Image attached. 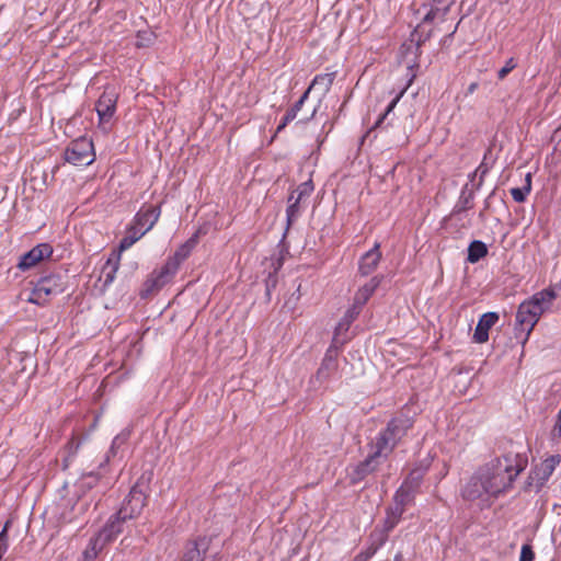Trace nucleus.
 Returning a JSON list of instances; mask_svg holds the SVG:
<instances>
[{
	"instance_id": "nucleus-1",
	"label": "nucleus",
	"mask_w": 561,
	"mask_h": 561,
	"mask_svg": "<svg viewBox=\"0 0 561 561\" xmlns=\"http://www.w3.org/2000/svg\"><path fill=\"white\" fill-rule=\"evenodd\" d=\"M527 462V457L520 453H507L488 462L462 485L461 497L481 508L490 506L492 500L512 486Z\"/></svg>"
},
{
	"instance_id": "nucleus-2",
	"label": "nucleus",
	"mask_w": 561,
	"mask_h": 561,
	"mask_svg": "<svg viewBox=\"0 0 561 561\" xmlns=\"http://www.w3.org/2000/svg\"><path fill=\"white\" fill-rule=\"evenodd\" d=\"M557 294L552 288L536 293L529 300L522 302L516 313V337L525 344L539 321L541 314L550 309Z\"/></svg>"
},
{
	"instance_id": "nucleus-3",
	"label": "nucleus",
	"mask_w": 561,
	"mask_h": 561,
	"mask_svg": "<svg viewBox=\"0 0 561 561\" xmlns=\"http://www.w3.org/2000/svg\"><path fill=\"white\" fill-rule=\"evenodd\" d=\"M412 419L407 415L391 419L387 427L378 434L371 447L377 448V454H383V458H387L408 430L412 427Z\"/></svg>"
},
{
	"instance_id": "nucleus-4",
	"label": "nucleus",
	"mask_w": 561,
	"mask_h": 561,
	"mask_svg": "<svg viewBox=\"0 0 561 561\" xmlns=\"http://www.w3.org/2000/svg\"><path fill=\"white\" fill-rule=\"evenodd\" d=\"M118 94L112 88H106L95 103L99 123L98 128L107 134L115 123V112Z\"/></svg>"
},
{
	"instance_id": "nucleus-5",
	"label": "nucleus",
	"mask_w": 561,
	"mask_h": 561,
	"mask_svg": "<svg viewBox=\"0 0 561 561\" xmlns=\"http://www.w3.org/2000/svg\"><path fill=\"white\" fill-rule=\"evenodd\" d=\"M65 289V282L60 274H49L41 277L33 288L28 301L35 305L46 304L51 296L61 294Z\"/></svg>"
},
{
	"instance_id": "nucleus-6",
	"label": "nucleus",
	"mask_w": 561,
	"mask_h": 561,
	"mask_svg": "<svg viewBox=\"0 0 561 561\" xmlns=\"http://www.w3.org/2000/svg\"><path fill=\"white\" fill-rule=\"evenodd\" d=\"M561 457L552 455L537 465L529 473L526 481V490L539 492L547 483L556 467L560 463Z\"/></svg>"
},
{
	"instance_id": "nucleus-7",
	"label": "nucleus",
	"mask_w": 561,
	"mask_h": 561,
	"mask_svg": "<svg viewBox=\"0 0 561 561\" xmlns=\"http://www.w3.org/2000/svg\"><path fill=\"white\" fill-rule=\"evenodd\" d=\"M146 490L140 482H137L125 497L118 513L123 518L133 519L139 516L146 506Z\"/></svg>"
},
{
	"instance_id": "nucleus-8",
	"label": "nucleus",
	"mask_w": 561,
	"mask_h": 561,
	"mask_svg": "<svg viewBox=\"0 0 561 561\" xmlns=\"http://www.w3.org/2000/svg\"><path fill=\"white\" fill-rule=\"evenodd\" d=\"M424 477L423 469H414L405 478L401 486L397 490L393 501L409 505L414 501Z\"/></svg>"
},
{
	"instance_id": "nucleus-9",
	"label": "nucleus",
	"mask_w": 561,
	"mask_h": 561,
	"mask_svg": "<svg viewBox=\"0 0 561 561\" xmlns=\"http://www.w3.org/2000/svg\"><path fill=\"white\" fill-rule=\"evenodd\" d=\"M94 142H70L65 150V159L73 165L85 167L95 160Z\"/></svg>"
},
{
	"instance_id": "nucleus-10",
	"label": "nucleus",
	"mask_w": 561,
	"mask_h": 561,
	"mask_svg": "<svg viewBox=\"0 0 561 561\" xmlns=\"http://www.w3.org/2000/svg\"><path fill=\"white\" fill-rule=\"evenodd\" d=\"M174 274L169 271L164 265L159 270H154L142 284L139 295L142 299H147L150 296L158 293L163 286H165Z\"/></svg>"
},
{
	"instance_id": "nucleus-11",
	"label": "nucleus",
	"mask_w": 561,
	"mask_h": 561,
	"mask_svg": "<svg viewBox=\"0 0 561 561\" xmlns=\"http://www.w3.org/2000/svg\"><path fill=\"white\" fill-rule=\"evenodd\" d=\"M53 248L48 243H41L31 249L28 252L21 255L16 267L23 272L28 271L36 266L44 259L50 257Z\"/></svg>"
},
{
	"instance_id": "nucleus-12",
	"label": "nucleus",
	"mask_w": 561,
	"mask_h": 561,
	"mask_svg": "<svg viewBox=\"0 0 561 561\" xmlns=\"http://www.w3.org/2000/svg\"><path fill=\"white\" fill-rule=\"evenodd\" d=\"M160 215V206L144 205L134 218V227H138V229L147 233L153 228Z\"/></svg>"
},
{
	"instance_id": "nucleus-13",
	"label": "nucleus",
	"mask_w": 561,
	"mask_h": 561,
	"mask_svg": "<svg viewBox=\"0 0 561 561\" xmlns=\"http://www.w3.org/2000/svg\"><path fill=\"white\" fill-rule=\"evenodd\" d=\"M123 517L124 516H122V514L118 512L112 515L104 527L96 535L100 540L106 545L114 541L117 536L123 533L124 525L128 520L127 518Z\"/></svg>"
},
{
	"instance_id": "nucleus-14",
	"label": "nucleus",
	"mask_w": 561,
	"mask_h": 561,
	"mask_svg": "<svg viewBox=\"0 0 561 561\" xmlns=\"http://www.w3.org/2000/svg\"><path fill=\"white\" fill-rule=\"evenodd\" d=\"M197 244V236H193L185 243H183L175 253L170 256L167 262L163 264L169 271H171L174 275L176 274L180 265L184 262L191 254L192 250Z\"/></svg>"
},
{
	"instance_id": "nucleus-15",
	"label": "nucleus",
	"mask_w": 561,
	"mask_h": 561,
	"mask_svg": "<svg viewBox=\"0 0 561 561\" xmlns=\"http://www.w3.org/2000/svg\"><path fill=\"white\" fill-rule=\"evenodd\" d=\"M371 454L362 462H359L353 473V482L363 480L366 476L373 473L380 465L383 454H377V448H373Z\"/></svg>"
},
{
	"instance_id": "nucleus-16",
	"label": "nucleus",
	"mask_w": 561,
	"mask_h": 561,
	"mask_svg": "<svg viewBox=\"0 0 561 561\" xmlns=\"http://www.w3.org/2000/svg\"><path fill=\"white\" fill-rule=\"evenodd\" d=\"M380 244L375 243L373 249L363 254L358 262V273L362 276L370 275L378 266L381 260Z\"/></svg>"
},
{
	"instance_id": "nucleus-17",
	"label": "nucleus",
	"mask_w": 561,
	"mask_h": 561,
	"mask_svg": "<svg viewBox=\"0 0 561 561\" xmlns=\"http://www.w3.org/2000/svg\"><path fill=\"white\" fill-rule=\"evenodd\" d=\"M93 502L94 499L92 496H79L75 504L71 506L70 512L62 514L64 523H73L77 520H82Z\"/></svg>"
},
{
	"instance_id": "nucleus-18",
	"label": "nucleus",
	"mask_w": 561,
	"mask_h": 561,
	"mask_svg": "<svg viewBox=\"0 0 561 561\" xmlns=\"http://www.w3.org/2000/svg\"><path fill=\"white\" fill-rule=\"evenodd\" d=\"M499 314L486 312L481 316L473 333L476 343H485L489 340V330L497 322Z\"/></svg>"
},
{
	"instance_id": "nucleus-19",
	"label": "nucleus",
	"mask_w": 561,
	"mask_h": 561,
	"mask_svg": "<svg viewBox=\"0 0 561 561\" xmlns=\"http://www.w3.org/2000/svg\"><path fill=\"white\" fill-rule=\"evenodd\" d=\"M453 3L454 0H433L430 10L423 18V22L431 23L436 20L444 21Z\"/></svg>"
},
{
	"instance_id": "nucleus-20",
	"label": "nucleus",
	"mask_w": 561,
	"mask_h": 561,
	"mask_svg": "<svg viewBox=\"0 0 561 561\" xmlns=\"http://www.w3.org/2000/svg\"><path fill=\"white\" fill-rule=\"evenodd\" d=\"M382 279V275L373 276L366 284L358 288L355 293L354 300H356L358 305L364 306L379 287Z\"/></svg>"
},
{
	"instance_id": "nucleus-21",
	"label": "nucleus",
	"mask_w": 561,
	"mask_h": 561,
	"mask_svg": "<svg viewBox=\"0 0 561 561\" xmlns=\"http://www.w3.org/2000/svg\"><path fill=\"white\" fill-rule=\"evenodd\" d=\"M363 307L364 306L358 305L356 300L353 301V305L346 310L344 317L335 328V340H337L340 333L348 330L351 323L359 316Z\"/></svg>"
},
{
	"instance_id": "nucleus-22",
	"label": "nucleus",
	"mask_w": 561,
	"mask_h": 561,
	"mask_svg": "<svg viewBox=\"0 0 561 561\" xmlns=\"http://www.w3.org/2000/svg\"><path fill=\"white\" fill-rule=\"evenodd\" d=\"M334 79L335 72L317 75L306 91H309L310 93L312 90L316 89L321 92V95H325L331 89Z\"/></svg>"
},
{
	"instance_id": "nucleus-23",
	"label": "nucleus",
	"mask_w": 561,
	"mask_h": 561,
	"mask_svg": "<svg viewBox=\"0 0 561 561\" xmlns=\"http://www.w3.org/2000/svg\"><path fill=\"white\" fill-rule=\"evenodd\" d=\"M405 506L407 505H404L402 503L393 501V505H391L387 510V516L385 519V531L386 533L391 531L397 526V524L400 522V519L402 517V514L405 511Z\"/></svg>"
},
{
	"instance_id": "nucleus-24",
	"label": "nucleus",
	"mask_w": 561,
	"mask_h": 561,
	"mask_svg": "<svg viewBox=\"0 0 561 561\" xmlns=\"http://www.w3.org/2000/svg\"><path fill=\"white\" fill-rule=\"evenodd\" d=\"M119 260H121L119 253L118 254L113 253L107 259L106 263L104 264V266L102 268L101 277H103L105 286L112 284L113 280L115 279V276H116V273H117L118 266H119Z\"/></svg>"
},
{
	"instance_id": "nucleus-25",
	"label": "nucleus",
	"mask_w": 561,
	"mask_h": 561,
	"mask_svg": "<svg viewBox=\"0 0 561 561\" xmlns=\"http://www.w3.org/2000/svg\"><path fill=\"white\" fill-rule=\"evenodd\" d=\"M488 254V248L485 243L479 240H474L469 244L468 248V262L477 263Z\"/></svg>"
},
{
	"instance_id": "nucleus-26",
	"label": "nucleus",
	"mask_w": 561,
	"mask_h": 561,
	"mask_svg": "<svg viewBox=\"0 0 561 561\" xmlns=\"http://www.w3.org/2000/svg\"><path fill=\"white\" fill-rule=\"evenodd\" d=\"M105 546L106 543L100 540L98 536L91 538L89 546L83 551L82 561H93Z\"/></svg>"
},
{
	"instance_id": "nucleus-27",
	"label": "nucleus",
	"mask_w": 561,
	"mask_h": 561,
	"mask_svg": "<svg viewBox=\"0 0 561 561\" xmlns=\"http://www.w3.org/2000/svg\"><path fill=\"white\" fill-rule=\"evenodd\" d=\"M145 234V231H141V229H138V227H130L127 234L121 240L119 251H125L129 249Z\"/></svg>"
},
{
	"instance_id": "nucleus-28",
	"label": "nucleus",
	"mask_w": 561,
	"mask_h": 561,
	"mask_svg": "<svg viewBox=\"0 0 561 561\" xmlns=\"http://www.w3.org/2000/svg\"><path fill=\"white\" fill-rule=\"evenodd\" d=\"M299 197H295L294 193L288 197V207L286 209L287 229L299 216Z\"/></svg>"
},
{
	"instance_id": "nucleus-29",
	"label": "nucleus",
	"mask_w": 561,
	"mask_h": 561,
	"mask_svg": "<svg viewBox=\"0 0 561 561\" xmlns=\"http://www.w3.org/2000/svg\"><path fill=\"white\" fill-rule=\"evenodd\" d=\"M204 556L199 549L198 543H193L183 556V561H203Z\"/></svg>"
},
{
	"instance_id": "nucleus-30",
	"label": "nucleus",
	"mask_w": 561,
	"mask_h": 561,
	"mask_svg": "<svg viewBox=\"0 0 561 561\" xmlns=\"http://www.w3.org/2000/svg\"><path fill=\"white\" fill-rule=\"evenodd\" d=\"M10 525H11V520H7L2 530L0 531V559L2 558V554L9 548L8 529L10 527Z\"/></svg>"
},
{
	"instance_id": "nucleus-31",
	"label": "nucleus",
	"mask_w": 561,
	"mask_h": 561,
	"mask_svg": "<svg viewBox=\"0 0 561 561\" xmlns=\"http://www.w3.org/2000/svg\"><path fill=\"white\" fill-rule=\"evenodd\" d=\"M510 192L513 199L517 203H524L527 198V195L530 193L528 187H513Z\"/></svg>"
},
{
	"instance_id": "nucleus-32",
	"label": "nucleus",
	"mask_w": 561,
	"mask_h": 561,
	"mask_svg": "<svg viewBox=\"0 0 561 561\" xmlns=\"http://www.w3.org/2000/svg\"><path fill=\"white\" fill-rule=\"evenodd\" d=\"M99 481V476L93 473V472H90L88 474H84L81 479V482H80V486L82 489H92Z\"/></svg>"
},
{
	"instance_id": "nucleus-33",
	"label": "nucleus",
	"mask_w": 561,
	"mask_h": 561,
	"mask_svg": "<svg viewBox=\"0 0 561 561\" xmlns=\"http://www.w3.org/2000/svg\"><path fill=\"white\" fill-rule=\"evenodd\" d=\"M298 113L296 110H294L293 107H290L286 113L285 115L283 116L279 125L277 126V129L276 131H279L280 129H283L288 123L293 122L296 117H297Z\"/></svg>"
},
{
	"instance_id": "nucleus-34",
	"label": "nucleus",
	"mask_w": 561,
	"mask_h": 561,
	"mask_svg": "<svg viewBox=\"0 0 561 561\" xmlns=\"http://www.w3.org/2000/svg\"><path fill=\"white\" fill-rule=\"evenodd\" d=\"M517 66L516 61L514 58H510L505 66L502 67L499 72H497V78L500 80H503L513 69H515Z\"/></svg>"
},
{
	"instance_id": "nucleus-35",
	"label": "nucleus",
	"mask_w": 561,
	"mask_h": 561,
	"mask_svg": "<svg viewBox=\"0 0 561 561\" xmlns=\"http://www.w3.org/2000/svg\"><path fill=\"white\" fill-rule=\"evenodd\" d=\"M535 552L530 545H523L520 549L519 561H534Z\"/></svg>"
},
{
	"instance_id": "nucleus-36",
	"label": "nucleus",
	"mask_w": 561,
	"mask_h": 561,
	"mask_svg": "<svg viewBox=\"0 0 561 561\" xmlns=\"http://www.w3.org/2000/svg\"><path fill=\"white\" fill-rule=\"evenodd\" d=\"M312 191H313V186H312L311 182H305L298 186V188L296 191L298 193V195L296 197H299V201H300L302 197L309 196Z\"/></svg>"
},
{
	"instance_id": "nucleus-37",
	"label": "nucleus",
	"mask_w": 561,
	"mask_h": 561,
	"mask_svg": "<svg viewBox=\"0 0 561 561\" xmlns=\"http://www.w3.org/2000/svg\"><path fill=\"white\" fill-rule=\"evenodd\" d=\"M492 163H489L486 161V156H484V159L483 161L480 163V165L477 168L474 174H480V179L482 180V178L488 173V171L490 170Z\"/></svg>"
},
{
	"instance_id": "nucleus-38",
	"label": "nucleus",
	"mask_w": 561,
	"mask_h": 561,
	"mask_svg": "<svg viewBox=\"0 0 561 561\" xmlns=\"http://www.w3.org/2000/svg\"><path fill=\"white\" fill-rule=\"evenodd\" d=\"M492 163H489L486 161V156H484V159L483 161L480 163V165L477 168L474 174H480V179L482 180V178L488 173V171L490 170Z\"/></svg>"
},
{
	"instance_id": "nucleus-39",
	"label": "nucleus",
	"mask_w": 561,
	"mask_h": 561,
	"mask_svg": "<svg viewBox=\"0 0 561 561\" xmlns=\"http://www.w3.org/2000/svg\"><path fill=\"white\" fill-rule=\"evenodd\" d=\"M405 90H402L390 103L389 105L387 106L381 119H383L393 108L394 106L397 105V103L399 102V100L401 99V96L403 95Z\"/></svg>"
},
{
	"instance_id": "nucleus-40",
	"label": "nucleus",
	"mask_w": 561,
	"mask_h": 561,
	"mask_svg": "<svg viewBox=\"0 0 561 561\" xmlns=\"http://www.w3.org/2000/svg\"><path fill=\"white\" fill-rule=\"evenodd\" d=\"M309 98V91H305L300 99L294 104L293 108L297 111V113L301 110L302 105Z\"/></svg>"
},
{
	"instance_id": "nucleus-41",
	"label": "nucleus",
	"mask_w": 561,
	"mask_h": 561,
	"mask_svg": "<svg viewBox=\"0 0 561 561\" xmlns=\"http://www.w3.org/2000/svg\"><path fill=\"white\" fill-rule=\"evenodd\" d=\"M552 434L554 437H561V409L558 413V416H557V422L554 424V427L552 430Z\"/></svg>"
},
{
	"instance_id": "nucleus-42",
	"label": "nucleus",
	"mask_w": 561,
	"mask_h": 561,
	"mask_svg": "<svg viewBox=\"0 0 561 561\" xmlns=\"http://www.w3.org/2000/svg\"><path fill=\"white\" fill-rule=\"evenodd\" d=\"M523 187H528V191H530V192H531V173H529V172H528V173L525 175V184H524V186H523Z\"/></svg>"
},
{
	"instance_id": "nucleus-43",
	"label": "nucleus",
	"mask_w": 561,
	"mask_h": 561,
	"mask_svg": "<svg viewBox=\"0 0 561 561\" xmlns=\"http://www.w3.org/2000/svg\"><path fill=\"white\" fill-rule=\"evenodd\" d=\"M551 140H561V126L553 131Z\"/></svg>"
},
{
	"instance_id": "nucleus-44",
	"label": "nucleus",
	"mask_w": 561,
	"mask_h": 561,
	"mask_svg": "<svg viewBox=\"0 0 561 561\" xmlns=\"http://www.w3.org/2000/svg\"><path fill=\"white\" fill-rule=\"evenodd\" d=\"M316 112H317V107H314V108L311 111L310 115H306V116L301 117V118L299 119V122H307V121H309L310 118H312V117L314 116Z\"/></svg>"
},
{
	"instance_id": "nucleus-45",
	"label": "nucleus",
	"mask_w": 561,
	"mask_h": 561,
	"mask_svg": "<svg viewBox=\"0 0 561 561\" xmlns=\"http://www.w3.org/2000/svg\"><path fill=\"white\" fill-rule=\"evenodd\" d=\"M478 88V83L473 82L468 87V93H473Z\"/></svg>"
},
{
	"instance_id": "nucleus-46",
	"label": "nucleus",
	"mask_w": 561,
	"mask_h": 561,
	"mask_svg": "<svg viewBox=\"0 0 561 561\" xmlns=\"http://www.w3.org/2000/svg\"><path fill=\"white\" fill-rule=\"evenodd\" d=\"M141 561H157V560L154 558L147 557V558H144Z\"/></svg>"
},
{
	"instance_id": "nucleus-47",
	"label": "nucleus",
	"mask_w": 561,
	"mask_h": 561,
	"mask_svg": "<svg viewBox=\"0 0 561 561\" xmlns=\"http://www.w3.org/2000/svg\"><path fill=\"white\" fill-rule=\"evenodd\" d=\"M394 561H401V554H397V556L394 557Z\"/></svg>"
},
{
	"instance_id": "nucleus-48",
	"label": "nucleus",
	"mask_w": 561,
	"mask_h": 561,
	"mask_svg": "<svg viewBox=\"0 0 561 561\" xmlns=\"http://www.w3.org/2000/svg\"><path fill=\"white\" fill-rule=\"evenodd\" d=\"M76 140L81 141V140H85V138H84V136H79Z\"/></svg>"
},
{
	"instance_id": "nucleus-49",
	"label": "nucleus",
	"mask_w": 561,
	"mask_h": 561,
	"mask_svg": "<svg viewBox=\"0 0 561 561\" xmlns=\"http://www.w3.org/2000/svg\"><path fill=\"white\" fill-rule=\"evenodd\" d=\"M327 364L323 363L322 367L319 369L318 374H321L323 371V367L325 366Z\"/></svg>"
},
{
	"instance_id": "nucleus-50",
	"label": "nucleus",
	"mask_w": 561,
	"mask_h": 561,
	"mask_svg": "<svg viewBox=\"0 0 561 561\" xmlns=\"http://www.w3.org/2000/svg\"><path fill=\"white\" fill-rule=\"evenodd\" d=\"M78 448H79V443L76 444L75 450H77Z\"/></svg>"
}]
</instances>
